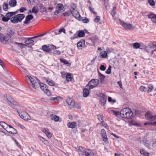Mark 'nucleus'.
I'll return each mask as SVG.
<instances>
[{
	"label": "nucleus",
	"mask_w": 156,
	"mask_h": 156,
	"mask_svg": "<svg viewBox=\"0 0 156 156\" xmlns=\"http://www.w3.org/2000/svg\"><path fill=\"white\" fill-rule=\"evenodd\" d=\"M17 13L16 12H8L6 15V16L11 19V21L14 23H16L21 22L23 19L25 17V15L23 14H19L15 15L14 17L11 18V17L15 15Z\"/></svg>",
	"instance_id": "f257e3e1"
},
{
	"label": "nucleus",
	"mask_w": 156,
	"mask_h": 156,
	"mask_svg": "<svg viewBox=\"0 0 156 156\" xmlns=\"http://www.w3.org/2000/svg\"><path fill=\"white\" fill-rule=\"evenodd\" d=\"M120 115L122 118L129 119L132 116L133 113L130 109L128 108H124L120 111Z\"/></svg>",
	"instance_id": "f03ea898"
},
{
	"label": "nucleus",
	"mask_w": 156,
	"mask_h": 156,
	"mask_svg": "<svg viewBox=\"0 0 156 156\" xmlns=\"http://www.w3.org/2000/svg\"><path fill=\"white\" fill-rule=\"evenodd\" d=\"M79 151L81 152L82 155L85 156H94V154L88 150L86 149L85 148L81 147L78 146Z\"/></svg>",
	"instance_id": "7ed1b4c3"
},
{
	"label": "nucleus",
	"mask_w": 156,
	"mask_h": 156,
	"mask_svg": "<svg viewBox=\"0 0 156 156\" xmlns=\"http://www.w3.org/2000/svg\"><path fill=\"white\" fill-rule=\"evenodd\" d=\"M99 83L98 79H93L89 81L88 84L86 85V87H89L91 89L96 87Z\"/></svg>",
	"instance_id": "20e7f679"
},
{
	"label": "nucleus",
	"mask_w": 156,
	"mask_h": 156,
	"mask_svg": "<svg viewBox=\"0 0 156 156\" xmlns=\"http://www.w3.org/2000/svg\"><path fill=\"white\" fill-rule=\"evenodd\" d=\"M45 34H41L39 35L36 36L28 38L27 40H26L25 41V43L26 44H30L31 45H33L34 44V41L35 42H37V41L36 40L34 41L32 39H34L35 38H37L39 37H42Z\"/></svg>",
	"instance_id": "39448f33"
},
{
	"label": "nucleus",
	"mask_w": 156,
	"mask_h": 156,
	"mask_svg": "<svg viewBox=\"0 0 156 156\" xmlns=\"http://www.w3.org/2000/svg\"><path fill=\"white\" fill-rule=\"evenodd\" d=\"M121 25L125 28L130 30L133 29L135 28V27L133 25L127 23L123 21L119 20Z\"/></svg>",
	"instance_id": "423d86ee"
},
{
	"label": "nucleus",
	"mask_w": 156,
	"mask_h": 156,
	"mask_svg": "<svg viewBox=\"0 0 156 156\" xmlns=\"http://www.w3.org/2000/svg\"><path fill=\"white\" fill-rule=\"evenodd\" d=\"M39 85L41 89L43 90L45 93L48 96H49L51 95V93L48 90L46 85L42 83H40Z\"/></svg>",
	"instance_id": "0eeeda50"
},
{
	"label": "nucleus",
	"mask_w": 156,
	"mask_h": 156,
	"mask_svg": "<svg viewBox=\"0 0 156 156\" xmlns=\"http://www.w3.org/2000/svg\"><path fill=\"white\" fill-rule=\"evenodd\" d=\"M19 116L25 121H28L30 119L29 115L26 112H22L19 113Z\"/></svg>",
	"instance_id": "6e6552de"
},
{
	"label": "nucleus",
	"mask_w": 156,
	"mask_h": 156,
	"mask_svg": "<svg viewBox=\"0 0 156 156\" xmlns=\"http://www.w3.org/2000/svg\"><path fill=\"white\" fill-rule=\"evenodd\" d=\"M145 116L147 119L151 121H154L156 119V115H153L152 113L150 112H147Z\"/></svg>",
	"instance_id": "1a4fd4ad"
},
{
	"label": "nucleus",
	"mask_w": 156,
	"mask_h": 156,
	"mask_svg": "<svg viewBox=\"0 0 156 156\" xmlns=\"http://www.w3.org/2000/svg\"><path fill=\"white\" fill-rule=\"evenodd\" d=\"M6 130L8 133L13 134H16L17 133V130L10 125L9 126Z\"/></svg>",
	"instance_id": "9d476101"
},
{
	"label": "nucleus",
	"mask_w": 156,
	"mask_h": 156,
	"mask_svg": "<svg viewBox=\"0 0 156 156\" xmlns=\"http://www.w3.org/2000/svg\"><path fill=\"white\" fill-rule=\"evenodd\" d=\"M100 97L101 99L100 100V103L102 105H104L107 101V96L103 94H100Z\"/></svg>",
	"instance_id": "9b49d317"
},
{
	"label": "nucleus",
	"mask_w": 156,
	"mask_h": 156,
	"mask_svg": "<svg viewBox=\"0 0 156 156\" xmlns=\"http://www.w3.org/2000/svg\"><path fill=\"white\" fill-rule=\"evenodd\" d=\"M9 39L8 37L4 36L3 34L0 33V42L3 44H5Z\"/></svg>",
	"instance_id": "f8f14e48"
},
{
	"label": "nucleus",
	"mask_w": 156,
	"mask_h": 156,
	"mask_svg": "<svg viewBox=\"0 0 156 156\" xmlns=\"http://www.w3.org/2000/svg\"><path fill=\"white\" fill-rule=\"evenodd\" d=\"M66 101L69 108H73V103L75 101L73 99L70 98H68Z\"/></svg>",
	"instance_id": "ddd939ff"
},
{
	"label": "nucleus",
	"mask_w": 156,
	"mask_h": 156,
	"mask_svg": "<svg viewBox=\"0 0 156 156\" xmlns=\"http://www.w3.org/2000/svg\"><path fill=\"white\" fill-rule=\"evenodd\" d=\"M148 18L151 19V21L154 23H156V15L151 12L148 14L147 16Z\"/></svg>",
	"instance_id": "4468645a"
},
{
	"label": "nucleus",
	"mask_w": 156,
	"mask_h": 156,
	"mask_svg": "<svg viewBox=\"0 0 156 156\" xmlns=\"http://www.w3.org/2000/svg\"><path fill=\"white\" fill-rule=\"evenodd\" d=\"M101 134L103 140L106 142L108 140V138L106 135L105 130L104 129H102L101 130Z\"/></svg>",
	"instance_id": "2eb2a0df"
},
{
	"label": "nucleus",
	"mask_w": 156,
	"mask_h": 156,
	"mask_svg": "<svg viewBox=\"0 0 156 156\" xmlns=\"http://www.w3.org/2000/svg\"><path fill=\"white\" fill-rule=\"evenodd\" d=\"M42 131L49 138H50L52 137V134L49 131L48 129L47 128H43L42 129Z\"/></svg>",
	"instance_id": "dca6fc26"
},
{
	"label": "nucleus",
	"mask_w": 156,
	"mask_h": 156,
	"mask_svg": "<svg viewBox=\"0 0 156 156\" xmlns=\"http://www.w3.org/2000/svg\"><path fill=\"white\" fill-rule=\"evenodd\" d=\"M34 18V16L32 15H29L26 16L25 20L24 21V23L27 24L30 23V20H32Z\"/></svg>",
	"instance_id": "f3484780"
},
{
	"label": "nucleus",
	"mask_w": 156,
	"mask_h": 156,
	"mask_svg": "<svg viewBox=\"0 0 156 156\" xmlns=\"http://www.w3.org/2000/svg\"><path fill=\"white\" fill-rule=\"evenodd\" d=\"M90 89L89 87H86V88L83 89V97H87L88 96L89 93V90Z\"/></svg>",
	"instance_id": "a211bd4d"
},
{
	"label": "nucleus",
	"mask_w": 156,
	"mask_h": 156,
	"mask_svg": "<svg viewBox=\"0 0 156 156\" xmlns=\"http://www.w3.org/2000/svg\"><path fill=\"white\" fill-rule=\"evenodd\" d=\"M70 12L72 14L73 16L77 19L79 18L80 16V15L79 13V12L76 10H74L71 12Z\"/></svg>",
	"instance_id": "6ab92c4d"
},
{
	"label": "nucleus",
	"mask_w": 156,
	"mask_h": 156,
	"mask_svg": "<svg viewBox=\"0 0 156 156\" xmlns=\"http://www.w3.org/2000/svg\"><path fill=\"white\" fill-rule=\"evenodd\" d=\"M85 41L81 40L79 41L77 44V46L79 49L82 50L83 46L84 45Z\"/></svg>",
	"instance_id": "aec40b11"
},
{
	"label": "nucleus",
	"mask_w": 156,
	"mask_h": 156,
	"mask_svg": "<svg viewBox=\"0 0 156 156\" xmlns=\"http://www.w3.org/2000/svg\"><path fill=\"white\" fill-rule=\"evenodd\" d=\"M50 118L51 120H54L55 122H58L59 119V118L58 116L53 114L50 115Z\"/></svg>",
	"instance_id": "412c9836"
},
{
	"label": "nucleus",
	"mask_w": 156,
	"mask_h": 156,
	"mask_svg": "<svg viewBox=\"0 0 156 156\" xmlns=\"http://www.w3.org/2000/svg\"><path fill=\"white\" fill-rule=\"evenodd\" d=\"M38 137L39 139L42 142L44 143V144L46 145H48V141L45 139L39 136H38Z\"/></svg>",
	"instance_id": "4be33fe9"
},
{
	"label": "nucleus",
	"mask_w": 156,
	"mask_h": 156,
	"mask_svg": "<svg viewBox=\"0 0 156 156\" xmlns=\"http://www.w3.org/2000/svg\"><path fill=\"white\" fill-rule=\"evenodd\" d=\"M42 49L45 52H48L50 50V48L48 46L44 45L42 47Z\"/></svg>",
	"instance_id": "5701e85b"
},
{
	"label": "nucleus",
	"mask_w": 156,
	"mask_h": 156,
	"mask_svg": "<svg viewBox=\"0 0 156 156\" xmlns=\"http://www.w3.org/2000/svg\"><path fill=\"white\" fill-rule=\"evenodd\" d=\"M0 125L5 130L9 125L3 121L0 122Z\"/></svg>",
	"instance_id": "b1692460"
},
{
	"label": "nucleus",
	"mask_w": 156,
	"mask_h": 156,
	"mask_svg": "<svg viewBox=\"0 0 156 156\" xmlns=\"http://www.w3.org/2000/svg\"><path fill=\"white\" fill-rule=\"evenodd\" d=\"M99 79L100 80L101 82L102 83L104 81L105 76L103 74L99 72L98 73Z\"/></svg>",
	"instance_id": "393cba45"
},
{
	"label": "nucleus",
	"mask_w": 156,
	"mask_h": 156,
	"mask_svg": "<svg viewBox=\"0 0 156 156\" xmlns=\"http://www.w3.org/2000/svg\"><path fill=\"white\" fill-rule=\"evenodd\" d=\"M16 0H10L9 2V5L12 7L15 6L16 5Z\"/></svg>",
	"instance_id": "a878e982"
},
{
	"label": "nucleus",
	"mask_w": 156,
	"mask_h": 156,
	"mask_svg": "<svg viewBox=\"0 0 156 156\" xmlns=\"http://www.w3.org/2000/svg\"><path fill=\"white\" fill-rule=\"evenodd\" d=\"M7 98L8 101L10 102V103H9V104L10 105H11V104H13L14 103V100L11 96L8 95L7 97Z\"/></svg>",
	"instance_id": "bb28decb"
},
{
	"label": "nucleus",
	"mask_w": 156,
	"mask_h": 156,
	"mask_svg": "<svg viewBox=\"0 0 156 156\" xmlns=\"http://www.w3.org/2000/svg\"><path fill=\"white\" fill-rule=\"evenodd\" d=\"M76 123L74 122H69L67 123V126L69 128H74L76 126Z\"/></svg>",
	"instance_id": "cd10ccee"
},
{
	"label": "nucleus",
	"mask_w": 156,
	"mask_h": 156,
	"mask_svg": "<svg viewBox=\"0 0 156 156\" xmlns=\"http://www.w3.org/2000/svg\"><path fill=\"white\" fill-rule=\"evenodd\" d=\"M90 39L91 40L93 43H94L98 41V37L97 36H93L90 38Z\"/></svg>",
	"instance_id": "c85d7f7f"
},
{
	"label": "nucleus",
	"mask_w": 156,
	"mask_h": 156,
	"mask_svg": "<svg viewBox=\"0 0 156 156\" xmlns=\"http://www.w3.org/2000/svg\"><path fill=\"white\" fill-rule=\"evenodd\" d=\"M30 84L35 89H37V86L38 85V83L36 82L35 80H34L33 82L30 83Z\"/></svg>",
	"instance_id": "c756f323"
},
{
	"label": "nucleus",
	"mask_w": 156,
	"mask_h": 156,
	"mask_svg": "<svg viewBox=\"0 0 156 156\" xmlns=\"http://www.w3.org/2000/svg\"><path fill=\"white\" fill-rule=\"evenodd\" d=\"M100 57L102 58H105L107 56V53L105 51H103L100 53Z\"/></svg>",
	"instance_id": "7c9ffc66"
},
{
	"label": "nucleus",
	"mask_w": 156,
	"mask_h": 156,
	"mask_svg": "<svg viewBox=\"0 0 156 156\" xmlns=\"http://www.w3.org/2000/svg\"><path fill=\"white\" fill-rule=\"evenodd\" d=\"M39 9L36 6L34 7L32 9V12L34 13H37L39 12Z\"/></svg>",
	"instance_id": "2f4dec72"
},
{
	"label": "nucleus",
	"mask_w": 156,
	"mask_h": 156,
	"mask_svg": "<svg viewBox=\"0 0 156 156\" xmlns=\"http://www.w3.org/2000/svg\"><path fill=\"white\" fill-rule=\"evenodd\" d=\"M76 8V6L74 3H72L70 5V12L76 10L75 9Z\"/></svg>",
	"instance_id": "473e14b6"
},
{
	"label": "nucleus",
	"mask_w": 156,
	"mask_h": 156,
	"mask_svg": "<svg viewBox=\"0 0 156 156\" xmlns=\"http://www.w3.org/2000/svg\"><path fill=\"white\" fill-rule=\"evenodd\" d=\"M56 8L58 10H59L61 12L63 10L64 7L62 4H58L56 6Z\"/></svg>",
	"instance_id": "72a5a7b5"
},
{
	"label": "nucleus",
	"mask_w": 156,
	"mask_h": 156,
	"mask_svg": "<svg viewBox=\"0 0 156 156\" xmlns=\"http://www.w3.org/2000/svg\"><path fill=\"white\" fill-rule=\"evenodd\" d=\"M140 153L145 156H148L149 155V153L146 152L145 150L143 149H141L140 150Z\"/></svg>",
	"instance_id": "f704fd0d"
},
{
	"label": "nucleus",
	"mask_w": 156,
	"mask_h": 156,
	"mask_svg": "<svg viewBox=\"0 0 156 156\" xmlns=\"http://www.w3.org/2000/svg\"><path fill=\"white\" fill-rule=\"evenodd\" d=\"M85 36V33L82 31H79L78 33V37H83Z\"/></svg>",
	"instance_id": "c9c22d12"
},
{
	"label": "nucleus",
	"mask_w": 156,
	"mask_h": 156,
	"mask_svg": "<svg viewBox=\"0 0 156 156\" xmlns=\"http://www.w3.org/2000/svg\"><path fill=\"white\" fill-rule=\"evenodd\" d=\"M140 47V45L138 43H135L133 44V48L135 49H138Z\"/></svg>",
	"instance_id": "e433bc0d"
},
{
	"label": "nucleus",
	"mask_w": 156,
	"mask_h": 156,
	"mask_svg": "<svg viewBox=\"0 0 156 156\" xmlns=\"http://www.w3.org/2000/svg\"><path fill=\"white\" fill-rule=\"evenodd\" d=\"M60 62H62L65 64H68L69 63V62L67 60L63 58H60Z\"/></svg>",
	"instance_id": "4c0bfd02"
},
{
	"label": "nucleus",
	"mask_w": 156,
	"mask_h": 156,
	"mask_svg": "<svg viewBox=\"0 0 156 156\" xmlns=\"http://www.w3.org/2000/svg\"><path fill=\"white\" fill-rule=\"evenodd\" d=\"M112 66H109L108 68L107 69L105 73L108 74H110L111 73Z\"/></svg>",
	"instance_id": "58836bf2"
},
{
	"label": "nucleus",
	"mask_w": 156,
	"mask_h": 156,
	"mask_svg": "<svg viewBox=\"0 0 156 156\" xmlns=\"http://www.w3.org/2000/svg\"><path fill=\"white\" fill-rule=\"evenodd\" d=\"M73 108H80V105L78 103H76L75 101L73 103Z\"/></svg>",
	"instance_id": "ea45409f"
},
{
	"label": "nucleus",
	"mask_w": 156,
	"mask_h": 156,
	"mask_svg": "<svg viewBox=\"0 0 156 156\" xmlns=\"http://www.w3.org/2000/svg\"><path fill=\"white\" fill-rule=\"evenodd\" d=\"M46 82L47 83H48L50 86H53L55 85L54 82H53L52 80L50 81L48 80H47Z\"/></svg>",
	"instance_id": "a19ab883"
},
{
	"label": "nucleus",
	"mask_w": 156,
	"mask_h": 156,
	"mask_svg": "<svg viewBox=\"0 0 156 156\" xmlns=\"http://www.w3.org/2000/svg\"><path fill=\"white\" fill-rule=\"evenodd\" d=\"M15 43L16 44H17L20 48H22L24 47V46H26V45L23 44L22 43H17L15 42Z\"/></svg>",
	"instance_id": "79ce46f5"
},
{
	"label": "nucleus",
	"mask_w": 156,
	"mask_h": 156,
	"mask_svg": "<svg viewBox=\"0 0 156 156\" xmlns=\"http://www.w3.org/2000/svg\"><path fill=\"white\" fill-rule=\"evenodd\" d=\"M140 89L141 91H147V87H145L142 86H141L140 88Z\"/></svg>",
	"instance_id": "37998d69"
},
{
	"label": "nucleus",
	"mask_w": 156,
	"mask_h": 156,
	"mask_svg": "<svg viewBox=\"0 0 156 156\" xmlns=\"http://www.w3.org/2000/svg\"><path fill=\"white\" fill-rule=\"evenodd\" d=\"M156 125V121H154L153 122H147L144 123V125Z\"/></svg>",
	"instance_id": "c03bdc74"
},
{
	"label": "nucleus",
	"mask_w": 156,
	"mask_h": 156,
	"mask_svg": "<svg viewBox=\"0 0 156 156\" xmlns=\"http://www.w3.org/2000/svg\"><path fill=\"white\" fill-rule=\"evenodd\" d=\"M89 9L90 11L92 12V13L95 15L96 16L97 15V13L96 12L94 11V8L91 7H89Z\"/></svg>",
	"instance_id": "a18cd8bd"
},
{
	"label": "nucleus",
	"mask_w": 156,
	"mask_h": 156,
	"mask_svg": "<svg viewBox=\"0 0 156 156\" xmlns=\"http://www.w3.org/2000/svg\"><path fill=\"white\" fill-rule=\"evenodd\" d=\"M8 4L7 3H5L3 5V9L4 11H6L8 9Z\"/></svg>",
	"instance_id": "49530a36"
},
{
	"label": "nucleus",
	"mask_w": 156,
	"mask_h": 156,
	"mask_svg": "<svg viewBox=\"0 0 156 156\" xmlns=\"http://www.w3.org/2000/svg\"><path fill=\"white\" fill-rule=\"evenodd\" d=\"M82 20L84 23H87L89 22L87 18L86 17L83 18L82 19Z\"/></svg>",
	"instance_id": "de8ad7c7"
},
{
	"label": "nucleus",
	"mask_w": 156,
	"mask_h": 156,
	"mask_svg": "<svg viewBox=\"0 0 156 156\" xmlns=\"http://www.w3.org/2000/svg\"><path fill=\"white\" fill-rule=\"evenodd\" d=\"M148 89L147 88V91L149 93L152 91L153 87L152 85H149L148 87Z\"/></svg>",
	"instance_id": "09e8293b"
},
{
	"label": "nucleus",
	"mask_w": 156,
	"mask_h": 156,
	"mask_svg": "<svg viewBox=\"0 0 156 156\" xmlns=\"http://www.w3.org/2000/svg\"><path fill=\"white\" fill-rule=\"evenodd\" d=\"M3 17L2 18V20L5 22H7L9 20V18H8L7 17L5 16L4 15H2Z\"/></svg>",
	"instance_id": "8fccbe9b"
},
{
	"label": "nucleus",
	"mask_w": 156,
	"mask_h": 156,
	"mask_svg": "<svg viewBox=\"0 0 156 156\" xmlns=\"http://www.w3.org/2000/svg\"><path fill=\"white\" fill-rule=\"evenodd\" d=\"M148 1L151 6H153L155 4V3L153 0H148Z\"/></svg>",
	"instance_id": "3c124183"
},
{
	"label": "nucleus",
	"mask_w": 156,
	"mask_h": 156,
	"mask_svg": "<svg viewBox=\"0 0 156 156\" xmlns=\"http://www.w3.org/2000/svg\"><path fill=\"white\" fill-rule=\"evenodd\" d=\"M66 79L67 81L71 80V76L69 73H67L66 75Z\"/></svg>",
	"instance_id": "603ef678"
},
{
	"label": "nucleus",
	"mask_w": 156,
	"mask_h": 156,
	"mask_svg": "<svg viewBox=\"0 0 156 156\" xmlns=\"http://www.w3.org/2000/svg\"><path fill=\"white\" fill-rule=\"evenodd\" d=\"M26 76V77H27L28 78V79L30 81V83L32 82H33V81H34V80H35L33 78L31 77L30 76Z\"/></svg>",
	"instance_id": "864d4df0"
},
{
	"label": "nucleus",
	"mask_w": 156,
	"mask_h": 156,
	"mask_svg": "<svg viewBox=\"0 0 156 156\" xmlns=\"http://www.w3.org/2000/svg\"><path fill=\"white\" fill-rule=\"evenodd\" d=\"M100 17L99 16H96V18L94 19V21L96 23L98 22L100 20Z\"/></svg>",
	"instance_id": "5fc2aeb1"
},
{
	"label": "nucleus",
	"mask_w": 156,
	"mask_h": 156,
	"mask_svg": "<svg viewBox=\"0 0 156 156\" xmlns=\"http://www.w3.org/2000/svg\"><path fill=\"white\" fill-rule=\"evenodd\" d=\"M61 53L59 51L55 50L53 52V54L54 55H59Z\"/></svg>",
	"instance_id": "6e6d98bb"
},
{
	"label": "nucleus",
	"mask_w": 156,
	"mask_h": 156,
	"mask_svg": "<svg viewBox=\"0 0 156 156\" xmlns=\"http://www.w3.org/2000/svg\"><path fill=\"white\" fill-rule=\"evenodd\" d=\"M106 68L104 65H101L100 67V69L102 71H105L106 70Z\"/></svg>",
	"instance_id": "4d7b16f0"
},
{
	"label": "nucleus",
	"mask_w": 156,
	"mask_h": 156,
	"mask_svg": "<svg viewBox=\"0 0 156 156\" xmlns=\"http://www.w3.org/2000/svg\"><path fill=\"white\" fill-rule=\"evenodd\" d=\"M63 14L65 16H68L71 14V12H66L63 13Z\"/></svg>",
	"instance_id": "13d9d810"
},
{
	"label": "nucleus",
	"mask_w": 156,
	"mask_h": 156,
	"mask_svg": "<svg viewBox=\"0 0 156 156\" xmlns=\"http://www.w3.org/2000/svg\"><path fill=\"white\" fill-rule=\"evenodd\" d=\"M98 120L100 121L101 123L103 122H104L102 118V116L101 115H99L98 116Z\"/></svg>",
	"instance_id": "bf43d9fd"
},
{
	"label": "nucleus",
	"mask_w": 156,
	"mask_h": 156,
	"mask_svg": "<svg viewBox=\"0 0 156 156\" xmlns=\"http://www.w3.org/2000/svg\"><path fill=\"white\" fill-rule=\"evenodd\" d=\"M27 10L26 8L25 7H22L20 9V11L21 12H23L25 11H26Z\"/></svg>",
	"instance_id": "052dcab7"
},
{
	"label": "nucleus",
	"mask_w": 156,
	"mask_h": 156,
	"mask_svg": "<svg viewBox=\"0 0 156 156\" xmlns=\"http://www.w3.org/2000/svg\"><path fill=\"white\" fill-rule=\"evenodd\" d=\"M36 6L38 8V7L40 8H43L44 6L42 4H37Z\"/></svg>",
	"instance_id": "680f3d73"
},
{
	"label": "nucleus",
	"mask_w": 156,
	"mask_h": 156,
	"mask_svg": "<svg viewBox=\"0 0 156 156\" xmlns=\"http://www.w3.org/2000/svg\"><path fill=\"white\" fill-rule=\"evenodd\" d=\"M78 37H78V34L77 35L76 34H75L73 35V37H71V38L73 39L75 38H77Z\"/></svg>",
	"instance_id": "e2e57ef3"
},
{
	"label": "nucleus",
	"mask_w": 156,
	"mask_h": 156,
	"mask_svg": "<svg viewBox=\"0 0 156 156\" xmlns=\"http://www.w3.org/2000/svg\"><path fill=\"white\" fill-rule=\"evenodd\" d=\"M105 8L106 9H109V6L108 5V3H106V0H105Z\"/></svg>",
	"instance_id": "0e129e2a"
},
{
	"label": "nucleus",
	"mask_w": 156,
	"mask_h": 156,
	"mask_svg": "<svg viewBox=\"0 0 156 156\" xmlns=\"http://www.w3.org/2000/svg\"><path fill=\"white\" fill-rule=\"evenodd\" d=\"M60 33L62 32H63L64 33H65L66 31L65 29L63 28L60 29L58 31Z\"/></svg>",
	"instance_id": "69168bd1"
},
{
	"label": "nucleus",
	"mask_w": 156,
	"mask_h": 156,
	"mask_svg": "<svg viewBox=\"0 0 156 156\" xmlns=\"http://www.w3.org/2000/svg\"><path fill=\"white\" fill-rule=\"evenodd\" d=\"M116 11H115V10H112V11L111 14L113 18H114V16L116 14Z\"/></svg>",
	"instance_id": "338daca9"
},
{
	"label": "nucleus",
	"mask_w": 156,
	"mask_h": 156,
	"mask_svg": "<svg viewBox=\"0 0 156 156\" xmlns=\"http://www.w3.org/2000/svg\"><path fill=\"white\" fill-rule=\"evenodd\" d=\"M18 125L19 126L20 128H21L22 129H26V128L24 126L21 125L20 123H18Z\"/></svg>",
	"instance_id": "774afa93"
}]
</instances>
